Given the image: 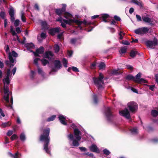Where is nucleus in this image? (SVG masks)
Instances as JSON below:
<instances>
[{"instance_id": "c03bdc74", "label": "nucleus", "mask_w": 158, "mask_h": 158, "mask_svg": "<svg viewBox=\"0 0 158 158\" xmlns=\"http://www.w3.org/2000/svg\"><path fill=\"white\" fill-rule=\"evenodd\" d=\"M20 139L22 141H24L25 139V136L23 133H21L20 135Z\"/></svg>"}, {"instance_id": "c85d7f7f", "label": "nucleus", "mask_w": 158, "mask_h": 158, "mask_svg": "<svg viewBox=\"0 0 158 158\" xmlns=\"http://www.w3.org/2000/svg\"><path fill=\"white\" fill-rule=\"evenodd\" d=\"M64 17L65 18L68 19L69 18L71 17L72 16V15L70 13L65 12V11L64 12Z\"/></svg>"}, {"instance_id": "f3484780", "label": "nucleus", "mask_w": 158, "mask_h": 158, "mask_svg": "<svg viewBox=\"0 0 158 158\" xmlns=\"http://www.w3.org/2000/svg\"><path fill=\"white\" fill-rule=\"evenodd\" d=\"M54 67L57 69H60L62 67V65L60 61L58 60H55L53 61Z\"/></svg>"}, {"instance_id": "0e129e2a", "label": "nucleus", "mask_w": 158, "mask_h": 158, "mask_svg": "<svg viewBox=\"0 0 158 158\" xmlns=\"http://www.w3.org/2000/svg\"><path fill=\"white\" fill-rule=\"evenodd\" d=\"M13 132L12 131L10 130H9L8 131V132L7 133V135L9 136H11L13 133Z\"/></svg>"}, {"instance_id": "6ab92c4d", "label": "nucleus", "mask_w": 158, "mask_h": 158, "mask_svg": "<svg viewBox=\"0 0 158 158\" xmlns=\"http://www.w3.org/2000/svg\"><path fill=\"white\" fill-rule=\"evenodd\" d=\"M60 122L63 125H66L67 123L65 122L66 117L62 115H60L58 117Z\"/></svg>"}, {"instance_id": "7c9ffc66", "label": "nucleus", "mask_w": 158, "mask_h": 158, "mask_svg": "<svg viewBox=\"0 0 158 158\" xmlns=\"http://www.w3.org/2000/svg\"><path fill=\"white\" fill-rule=\"evenodd\" d=\"M40 61H41L42 64L44 66H46L47 64H49L48 61L45 59H40Z\"/></svg>"}, {"instance_id": "58836bf2", "label": "nucleus", "mask_w": 158, "mask_h": 158, "mask_svg": "<svg viewBox=\"0 0 158 158\" xmlns=\"http://www.w3.org/2000/svg\"><path fill=\"white\" fill-rule=\"evenodd\" d=\"M127 48L126 46L122 47L120 49L121 53L122 54L124 53L127 52Z\"/></svg>"}, {"instance_id": "20e7f679", "label": "nucleus", "mask_w": 158, "mask_h": 158, "mask_svg": "<svg viewBox=\"0 0 158 158\" xmlns=\"http://www.w3.org/2000/svg\"><path fill=\"white\" fill-rule=\"evenodd\" d=\"M105 114L107 120L110 122H112L113 118L115 116V115L113 114L110 107H108L106 109Z\"/></svg>"}, {"instance_id": "ea45409f", "label": "nucleus", "mask_w": 158, "mask_h": 158, "mask_svg": "<svg viewBox=\"0 0 158 158\" xmlns=\"http://www.w3.org/2000/svg\"><path fill=\"white\" fill-rule=\"evenodd\" d=\"M38 60H40V59L38 58H35L34 60V63L37 66V67L39 66L38 62Z\"/></svg>"}, {"instance_id": "5fc2aeb1", "label": "nucleus", "mask_w": 158, "mask_h": 158, "mask_svg": "<svg viewBox=\"0 0 158 158\" xmlns=\"http://www.w3.org/2000/svg\"><path fill=\"white\" fill-rule=\"evenodd\" d=\"M0 17H1L3 19H5V13L4 12L2 11L0 12Z\"/></svg>"}, {"instance_id": "ddd939ff", "label": "nucleus", "mask_w": 158, "mask_h": 158, "mask_svg": "<svg viewBox=\"0 0 158 158\" xmlns=\"http://www.w3.org/2000/svg\"><path fill=\"white\" fill-rule=\"evenodd\" d=\"M60 31V28L58 27L53 28L49 30L48 33L51 35L54 36L56 33Z\"/></svg>"}, {"instance_id": "4468645a", "label": "nucleus", "mask_w": 158, "mask_h": 158, "mask_svg": "<svg viewBox=\"0 0 158 158\" xmlns=\"http://www.w3.org/2000/svg\"><path fill=\"white\" fill-rule=\"evenodd\" d=\"M89 149L91 152L99 153L100 152L99 149L95 144H92L89 147Z\"/></svg>"}, {"instance_id": "dca6fc26", "label": "nucleus", "mask_w": 158, "mask_h": 158, "mask_svg": "<svg viewBox=\"0 0 158 158\" xmlns=\"http://www.w3.org/2000/svg\"><path fill=\"white\" fill-rule=\"evenodd\" d=\"M44 55V58L48 59L50 60H51L52 58L49 56L52 57L54 56V54L52 51H47L45 52Z\"/></svg>"}, {"instance_id": "cd10ccee", "label": "nucleus", "mask_w": 158, "mask_h": 158, "mask_svg": "<svg viewBox=\"0 0 158 158\" xmlns=\"http://www.w3.org/2000/svg\"><path fill=\"white\" fill-rule=\"evenodd\" d=\"M106 66V65L105 64L104 62H100L99 65H98V67H99L100 69H105Z\"/></svg>"}, {"instance_id": "13d9d810", "label": "nucleus", "mask_w": 158, "mask_h": 158, "mask_svg": "<svg viewBox=\"0 0 158 158\" xmlns=\"http://www.w3.org/2000/svg\"><path fill=\"white\" fill-rule=\"evenodd\" d=\"M136 17L137 19V21L138 22L141 21H142V19L141 16L138 15H136Z\"/></svg>"}, {"instance_id": "72a5a7b5", "label": "nucleus", "mask_w": 158, "mask_h": 158, "mask_svg": "<svg viewBox=\"0 0 158 158\" xmlns=\"http://www.w3.org/2000/svg\"><path fill=\"white\" fill-rule=\"evenodd\" d=\"M38 72L39 74L41 75L42 76H44V73L41 68H40L39 66L37 67Z\"/></svg>"}, {"instance_id": "473e14b6", "label": "nucleus", "mask_w": 158, "mask_h": 158, "mask_svg": "<svg viewBox=\"0 0 158 158\" xmlns=\"http://www.w3.org/2000/svg\"><path fill=\"white\" fill-rule=\"evenodd\" d=\"M11 124V123L8 121L6 123H3L1 125V126L2 127L5 128L6 127L10 126Z\"/></svg>"}, {"instance_id": "f257e3e1", "label": "nucleus", "mask_w": 158, "mask_h": 158, "mask_svg": "<svg viewBox=\"0 0 158 158\" xmlns=\"http://www.w3.org/2000/svg\"><path fill=\"white\" fill-rule=\"evenodd\" d=\"M50 129L49 127L44 129L42 130V133L40 136L39 139L40 141L44 142V150L46 153L51 155L50 148L48 147L50 142V138L49 136Z\"/></svg>"}, {"instance_id": "09e8293b", "label": "nucleus", "mask_w": 158, "mask_h": 158, "mask_svg": "<svg viewBox=\"0 0 158 158\" xmlns=\"http://www.w3.org/2000/svg\"><path fill=\"white\" fill-rule=\"evenodd\" d=\"M10 74V69H8L7 70L6 73V77H9Z\"/></svg>"}, {"instance_id": "9d476101", "label": "nucleus", "mask_w": 158, "mask_h": 158, "mask_svg": "<svg viewBox=\"0 0 158 158\" xmlns=\"http://www.w3.org/2000/svg\"><path fill=\"white\" fill-rule=\"evenodd\" d=\"M62 7L61 8L56 9L55 10V13L57 15L60 16V15L64 13V12L65 11L66 7V5L65 4H62Z\"/></svg>"}, {"instance_id": "a211bd4d", "label": "nucleus", "mask_w": 158, "mask_h": 158, "mask_svg": "<svg viewBox=\"0 0 158 158\" xmlns=\"http://www.w3.org/2000/svg\"><path fill=\"white\" fill-rule=\"evenodd\" d=\"M6 96L4 95V98L5 99L6 102L7 103L6 104V106L7 107H10L11 109L12 108V106L11 105L9 104V94H6Z\"/></svg>"}, {"instance_id": "2f4dec72", "label": "nucleus", "mask_w": 158, "mask_h": 158, "mask_svg": "<svg viewBox=\"0 0 158 158\" xmlns=\"http://www.w3.org/2000/svg\"><path fill=\"white\" fill-rule=\"evenodd\" d=\"M3 90L5 94H9V87L8 85H4Z\"/></svg>"}, {"instance_id": "de8ad7c7", "label": "nucleus", "mask_w": 158, "mask_h": 158, "mask_svg": "<svg viewBox=\"0 0 158 158\" xmlns=\"http://www.w3.org/2000/svg\"><path fill=\"white\" fill-rule=\"evenodd\" d=\"M18 137L16 135L14 134L11 136L10 137V139L12 141H13L15 139L18 138Z\"/></svg>"}, {"instance_id": "2eb2a0df", "label": "nucleus", "mask_w": 158, "mask_h": 158, "mask_svg": "<svg viewBox=\"0 0 158 158\" xmlns=\"http://www.w3.org/2000/svg\"><path fill=\"white\" fill-rule=\"evenodd\" d=\"M63 21L64 23L69 25H71L72 23H73L78 24L79 23L78 20L77 19L74 20L72 19H69V20H67L65 19H63Z\"/></svg>"}, {"instance_id": "a18cd8bd", "label": "nucleus", "mask_w": 158, "mask_h": 158, "mask_svg": "<svg viewBox=\"0 0 158 158\" xmlns=\"http://www.w3.org/2000/svg\"><path fill=\"white\" fill-rule=\"evenodd\" d=\"M54 48L55 52H59L60 50V48L58 45L56 44L55 45Z\"/></svg>"}, {"instance_id": "423d86ee", "label": "nucleus", "mask_w": 158, "mask_h": 158, "mask_svg": "<svg viewBox=\"0 0 158 158\" xmlns=\"http://www.w3.org/2000/svg\"><path fill=\"white\" fill-rule=\"evenodd\" d=\"M146 45L151 48H153V46H155L158 44V41L156 39H155L153 41L147 40L145 42Z\"/></svg>"}, {"instance_id": "aec40b11", "label": "nucleus", "mask_w": 158, "mask_h": 158, "mask_svg": "<svg viewBox=\"0 0 158 158\" xmlns=\"http://www.w3.org/2000/svg\"><path fill=\"white\" fill-rule=\"evenodd\" d=\"M136 55L141 56V55L136 50H131L130 54V56L132 58H134Z\"/></svg>"}, {"instance_id": "1a4fd4ad", "label": "nucleus", "mask_w": 158, "mask_h": 158, "mask_svg": "<svg viewBox=\"0 0 158 158\" xmlns=\"http://www.w3.org/2000/svg\"><path fill=\"white\" fill-rule=\"evenodd\" d=\"M44 48L42 46H41L39 48L37 49L35 52H34L32 50L31 51V52L33 53L34 55L35 56L39 57L40 56L39 54H43L44 53Z\"/></svg>"}, {"instance_id": "f704fd0d", "label": "nucleus", "mask_w": 158, "mask_h": 158, "mask_svg": "<svg viewBox=\"0 0 158 158\" xmlns=\"http://www.w3.org/2000/svg\"><path fill=\"white\" fill-rule=\"evenodd\" d=\"M151 114L153 117H156L158 115V111L156 110H152L151 111Z\"/></svg>"}, {"instance_id": "3c124183", "label": "nucleus", "mask_w": 158, "mask_h": 158, "mask_svg": "<svg viewBox=\"0 0 158 158\" xmlns=\"http://www.w3.org/2000/svg\"><path fill=\"white\" fill-rule=\"evenodd\" d=\"M78 148L81 152H85L87 151V148L83 147H80Z\"/></svg>"}, {"instance_id": "0eeeda50", "label": "nucleus", "mask_w": 158, "mask_h": 158, "mask_svg": "<svg viewBox=\"0 0 158 158\" xmlns=\"http://www.w3.org/2000/svg\"><path fill=\"white\" fill-rule=\"evenodd\" d=\"M149 31V29L147 27H143L135 30V33L138 35H143Z\"/></svg>"}, {"instance_id": "a19ab883", "label": "nucleus", "mask_w": 158, "mask_h": 158, "mask_svg": "<svg viewBox=\"0 0 158 158\" xmlns=\"http://www.w3.org/2000/svg\"><path fill=\"white\" fill-rule=\"evenodd\" d=\"M93 98L94 102L95 104H97L98 103V98L96 95H94L93 96Z\"/></svg>"}, {"instance_id": "6e6d98bb", "label": "nucleus", "mask_w": 158, "mask_h": 158, "mask_svg": "<svg viewBox=\"0 0 158 158\" xmlns=\"http://www.w3.org/2000/svg\"><path fill=\"white\" fill-rule=\"evenodd\" d=\"M122 43L123 44L127 45H130V43L128 41L126 40H123L122 42Z\"/></svg>"}, {"instance_id": "49530a36", "label": "nucleus", "mask_w": 158, "mask_h": 158, "mask_svg": "<svg viewBox=\"0 0 158 158\" xmlns=\"http://www.w3.org/2000/svg\"><path fill=\"white\" fill-rule=\"evenodd\" d=\"M21 18V20L23 22L25 23L26 22V18L24 15L23 13L22 14Z\"/></svg>"}, {"instance_id": "603ef678", "label": "nucleus", "mask_w": 158, "mask_h": 158, "mask_svg": "<svg viewBox=\"0 0 158 158\" xmlns=\"http://www.w3.org/2000/svg\"><path fill=\"white\" fill-rule=\"evenodd\" d=\"M122 34H123V35H125V33H123L122 31H120L119 32V35L120 36L119 39L120 40H122L123 38V36L122 35Z\"/></svg>"}, {"instance_id": "37998d69", "label": "nucleus", "mask_w": 158, "mask_h": 158, "mask_svg": "<svg viewBox=\"0 0 158 158\" xmlns=\"http://www.w3.org/2000/svg\"><path fill=\"white\" fill-rule=\"evenodd\" d=\"M77 38H72L70 40V43L73 45H75L76 43L77 40Z\"/></svg>"}, {"instance_id": "a878e982", "label": "nucleus", "mask_w": 158, "mask_h": 158, "mask_svg": "<svg viewBox=\"0 0 158 158\" xmlns=\"http://www.w3.org/2000/svg\"><path fill=\"white\" fill-rule=\"evenodd\" d=\"M143 82L144 83H147V81L144 80L143 78H142L140 79L139 80H135V82L139 84L141 83V82Z\"/></svg>"}, {"instance_id": "4c0bfd02", "label": "nucleus", "mask_w": 158, "mask_h": 158, "mask_svg": "<svg viewBox=\"0 0 158 158\" xmlns=\"http://www.w3.org/2000/svg\"><path fill=\"white\" fill-rule=\"evenodd\" d=\"M62 62L64 66L66 68L67 67L68 61L65 58H63L62 60Z\"/></svg>"}, {"instance_id": "338daca9", "label": "nucleus", "mask_w": 158, "mask_h": 158, "mask_svg": "<svg viewBox=\"0 0 158 158\" xmlns=\"http://www.w3.org/2000/svg\"><path fill=\"white\" fill-rule=\"evenodd\" d=\"M40 36L42 38L45 39L46 37V34L45 33L42 32Z\"/></svg>"}, {"instance_id": "7ed1b4c3", "label": "nucleus", "mask_w": 158, "mask_h": 158, "mask_svg": "<svg viewBox=\"0 0 158 158\" xmlns=\"http://www.w3.org/2000/svg\"><path fill=\"white\" fill-rule=\"evenodd\" d=\"M103 75L101 73H99L98 77H94L93 78L94 83L97 87L99 90H102L104 88L103 86V85L104 82L103 80Z\"/></svg>"}, {"instance_id": "c756f323", "label": "nucleus", "mask_w": 158, "mask_h": 158, "mask_svg": "<svg viewBox=\"0 0 158 158\" xmlns=\"http://www.w3.org/2000/svg\"><path fill=\"white\" fill-rule=\"evenodd\" d=\"M130 131L133 135H136L138 133V130L136 128H133L130 129Z\"/></svg>"}, {"instance_id": "e2e57ef3", "label": "nucleus", "mask_w": 158, "mask_h": 158, "mask_svg": "<svg viewBox=\"0 0 158 158\" xmlns=\"http://www.w3.org/2000/svg\"><path fill=\"white\" fill-rule=\"evenodd\" d=\"M116 21L114 20L113 19L110 22V25H114L117 26V25L116 24Z\"/></svg>"}, {"instance_id": "39448f33", "label": "nucleus", "mask_w": 158, "mask_h": 158, "mask_svg": "<svg viewBox=\"0 0 158 158\" xmlns=\"http://www.w3.org/2000/svg\"><path fill=\"white\" fill-rule=\"evenodd\" d=\"M127 106L130 111L132 113H135L137 111L138 109L137 104L134 102H131L128 103L127 104Z\"/></svg>"}, {"instance_id": "bf43d9fd", "label": "nucleus", "mask_w": 158, "mask_h": 158, "mask_svg": "<svg viewBox=\"0 0 158 158\" xmlns=\"http://www.w3.org/2000/svg\"><path fill=\"white\" fill-rule=\"evenodd\" d=\"M19 19H16L15 22V27H17L19 26Z\"/></svg>"}, {"instance_id": "f8f14e48", "label": "nucleus", "mask_w": 158, "mask_h": 158, "mask_svg": "<svg viewBox=\"0 0 158 158\" xmlns=\"http://www.w3.org/2000/svg\"><path fill=\"white\" fill-rule=\"evenodd\" d=\"M119 113L122 116L125 117L129 119L130 118V115L128 110L125 108L124 110L119 111Z\"/></svg>"}, {"instance_id": "864d4df0", "label": "nucleus", "mask_w": 158, "mask_h": 158, "mask_svg": "<svg viewBox=\"0 0 158 158\" xmlns=\"http://www.w3.org/2000/svg\"><path fill=\"white\" fill-rule=\"evenodd\" d=\"M21 156V154L19 153L18 152H17L15 154V156L14 158H19Z\"/></svg>"}, {"instance_id": "4be33fe9", "label": "nucleus", "mask_w": 158, "mask_h": 158, "mask_svg": "<svg viewBox=\"0 0 158 158\" xmlns=\"http://www.w3.org/2000/svg\"><path fill=\"white\" fill-rule=\"evenodd\" d=\"M143 20L145 22L150 23L151 22V19L148 17H146L144 16H142Z\"/></svg>"}, {"instance_id": "8fccbe9b", "label": "nucleus", "mask_w": 158, "mask_h": 158, "mask_svg": "<svg viewBox=\"0 0 158 158\" xmlns=\"http://www.w3.org/2000/svg\"><path fill=\"white\" fill-rule=\"evenodd\" d=\"M103 152L104 154L107 156L109 155L110 153L109 151L108 150L106 149L103 150Z\"/></svg>"}, {"instance_id": "b1692460", "label": "nucleus", "mask_w": 158, "mask_h": 158, "mask_svg": "<svg viewBox=\"0 0 158 158\" xmlns=\"http://www.w3.org/2000/svg\"><path fill=\"white\" fill-rule=\"evenodd\" d=\"M126 79L127 80H129V81L131 80H132L135 82V80H136L135 79L134 77L131 74H129V75H127L126 77Z\"/></svg>"}, {"instance_id": "bb28decb", "label": "nucleus", "mask_w": 158, "mask_h": 158, "mask_svg": "<svg viewBox=\"0 0 158 158\" xmlns=\"http://www.w3.org/2000/svg\"><path fill=\"white\" fill-rule=\"evenodd\" d=\"M3 82L4 85H5L6 83L7 85H8L10 83V80L9 79V77H6L4 79H3Z\"/></svg>"}, {"instance_id": "4d7b16f0", "label": "nucleus", "mask_w": 158, "mask_h": 158, "mask_svg": "<svg viewBox=\"0 0 158 158\" xmlns=\"http://www.w3.org/2000/svg\"><path fill=\"white\" fill-rule=\"evenodd\" d=\"M141 74L140 73H138L136 76H135V78L136 79H135L136 80H139L140 79V78L141 77Z\"/></svg>"}, {"instance_id": "f03ea898", "label": "nucleus", "mask_w": 158, "mask_h": 158, "mask_svg": "<svg viewBox=\"0 0 158 158\" xmlns=\"http://www.w3.org/2000/svg\"><path fill=\"white\" fill-rule=\"evenodd\" d=\"M18 55L15 51H12L11 52H9L8 53V59L9 60H6L5 61V64L10 67L13 66L16 63L15 58L14 59L13 57L16 58L18 56Z\"/></svg>"}, {"instance_id": "774afa93", "label": "nucleus", "mask_w": 158, "mask_h": 158, "mask_svg": "<svg viewBox=\"0 0 158 158\" xmlns=\"http://www.w3.org/2000/svg\"><path fill=\"white\" fill-rule=\"evenodd\" d=\"M16 31L18 34H19L21 32V31L19 27H17L16 28Z\"/></svg>"}, {"instance_id": "9b49d317", "label": "nucleus", "mask_w": 158, "mask_h": 158, "mask_svg": "<svg viewBox=\"0 0 158 158\" xmlns=\"http://www.w3.org/2000/svg\"><path fill=\"white\" fill-rule=\"evenodd\" d=\"M67 137L69 139L73 141L72 144L73 146L78 147L79 145V142L77 140L74 139V136L73 134H70L67 135Z\"/></svg>"}, {"instance_id": "052dcab7", "label": "nucleus", "mask_w": 158, "mask_h": 158, "mask_svg": "<svg viewBox=\"0 0 158 158\" xmlns=\"http://www.w3.org/2000/svg\"><path fill=\"white\" fill-rule=\"evenodd\" d=\"M114 19L117 21H119L121 20V18L117 15H114Z\"/></svg>"}, {"instance_id": "680f3d73", "label": "nucleus", "mask_w": 158, "mask_h": 158, "mask_svg": "<svg viewBox=\"0 0 158 158\" xmlns=\"http://www.w3.org/2000/svg\"><path fill=\"white\" fill-rule=\"evenodd\" d=\"M72 70L75 72H78L79 71L78 69L75 67L73 66L72 67Z\"/></svg>"}, {"instance_id": "79ce46f5", "label": "nucleus", "mask_w": 158, "mask_h": 158, "mask_svg": "<svg viewBox=\"0 0 158 158\" xmlns=\"http://www.w3.org/2000/svg\"><path fill=\"white\" fill-rule=\"evenodd\" d=\"M9 13L10 16L14 15V10L13 8H11L9 10Z\"/></svg>"}, {"instance_id": "69168bd1", "label": "nucleus", "mask_w": 158, "mask_h": 158, "mask_svg": "<svg viewBox=\"0 0 158 158\" xmlns=\"http://www.w3.org/2000/svg\"><path fill=\"white\" fill-rule=\"evenodd\" d=\"M96 65V63L95 62H94L92 63L90 65V68L92 69H94L95 68Z\"/></svg>"}, {"instance_id": "393cba45", "label": "nucleus", "mask_w": 158, "mask_h": 158, "mask_svg": "<svg viewBox=\"0 0 158 158\" xmlns=\"http://www.w3.org/2000/svg\"><path fill=\"white\" fill-rule=\"evenodd\" d=\"M122 72L118 70L113 69L111 71V73L112 74L116 75L120 74Z\"/></svg>"}, {"instance_id": "412c9836", "label": "nucleus", "mask_w": 158, "mask_h": 158, "mask_svg": "<svg viewBox=\"0 0 158 158\" xmlns=\"http://www.w3.org/2000/svg\"><path fill=\"white\" fill-rule=\"evenodd\" d=\"M41 25L43 29H48V26L47 23L46 21H42L41 23Z\"/></svg>"}, {"instance_id": "6e6552de", "label": "nucleus", "mask_w": 158, "mask_h": 158, "mask_svg": "<svg viewBox=\"0 0 158 158\" xmlns=\"http://www.w3.org/2000/svg\"><path fill=\"white\" fill-rule=\"evenodd\" d=\"M78 21L79 22V24H76L78 26V27L80 28V29L81 30H82L83 29V27L81 26V25L82 24H84L85 26H89L94 24L91 22H87V21L85 19L83 21H81L79 20H78Z\"/></svg>"}, {"instance_id": "5701e85b", "label": "nucleus", "mask_w": 158, "mask_h": 158, "mask_svg": "<svg viewBox=\"0 0 158 158\" xmlns=\"http://www.w3.org/2000/svg\"><path fill=\"white\" fill-rule=\"evenodd\" d=\"M109 17V15L107 14H104L102 15L101 17H100V18H102L103 21L105 22H107V21L106 20V19H107Z\"/></svg>"}, {"instance_id": "c9c22d12", "label": "nucleus", "mask_w": 158, "mask_h": 158, "mask_svg": "<svg viewBox=\"0 0 158 158\" xmlns=\"http://www.w3.org/2000/svg\"><path fill=\"white\" fill-rule=\"evenodd\" d=\"M56 117V115H54L49 117L47 120V122H50L54 120Z\"/></svg>"}, {"instance_id": "e433bc0d", "label": "nucleus", "mask_w": 158, "mask_h": 158, "mask_svg": "<svg viewBox=\"0 0 158 158\" xmlns=\"http://www.w3.org/2000/svg\"><path fill=\"white\" fill-rule=\"evenodd\" d=\"M74 135L75 136H76L79 135L81 133V132L77 128H75L74 130Z\"/></svg>"}]
</instances>
